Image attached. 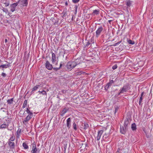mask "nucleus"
Instances as JSON below:
<instances>
[{"mask_svg": "<svg viewBox=\"0 0 153 153\" xmlns=\"http://www.w3.org/2000/svg\"><path fill=\"white\" fill-rule=\"evenodd\" d=\"M67 91V90H62V92L63 94H65Z\"/></svg>", "mask_w": 153, "mask_h": 153, "instance_id": "42", "label": "nucleus"}, {"mask_svg": "<svg viewBox=\"0 0 153 153\" xmlns=\"http://www.w3.org/2000/svg\"><path fill=\"white\" fill-rule=\"evenodd\" d=\"M80 0H72V2L74 3L78 2Z\"/></svg>", "mask_w": 153, "mask_h": 153, "instance_id": "37", "label": "nucleus"}, {"mask_svg": "<svg viewBox=\"0 0 153 153\" xmlns=\"http://www.w3.org/2000/svg\"><path fill=\"white\" fill-rule=\"evenodd\" d=\"M152 51H153V48H152Z\"/></svg>", "mask_w": 153, "mask_h": 153, "instance_id": "50", "label": "nucleus"}, {"mask_svg": "<svg viewBox=\"0 0 153 153\" xmlns=\"http://www.w3.org/2000/svg\"><path fill=\"white\" fill-rule=\"evenodd\" d=\"M21 131V129L20 128H18L17 131L16 136L18 138H19L20 135Z\"/></svg>", "mask_w": 153, "mask_h": 153, "instance_id": "16", "label": "nucleus"}, {"mask_svg": "<svg viewBox=\"0 0 153 153\" xmlns=\"http://www.w3.org/2000/svg\"><path fill=\"white\" fill-rule=\"evenodd\" d=\"M7 126V125L5 124H3L1 126V128H6Z\"/></svg>", "mask_w": 153, "mask_h": 153, "instance_id": "28", "label": "nucleus"}, {"mask_svg": "<svg viewBox=\"0 0 153 153\" xmlns=\"http://www.w3.org/2000/svg\"><path fill=\"white\" fill-rule=\"evenodd\" d=\"M45 66L46 68L48 70H51L53 68L52 65L50 64L49 62L48 61H47L45 63Z\"/></svg>", "mask_w": 153, "mask_h": 153, "instance_id": "6", "label": "nucleus"}, {"mask_svg": "<svg viewBox=\"0 0 153 153\" xmlns=\"http://www.w3.org/2000/svg\"><path fill=\"white\" fill-rule=\"evenodd\" d=\"M89 127V125L87 123H85L84 124V129H87Z\"/></svg>", "mask_w": 153, "mask_h": 153, "instance_id": "25", "label": "nucleus"}, {"mask_svg": "<svg viewBox=\"0 0 153 153\" xmlns=\"http://www.w3.org/2000/svg\"><path fill=\"white\" fill-rule=\"evenodd\" d=\"M22 4L23 6H26L28 4L27 0H23L22 1Z\"/></svg>", "mask_w": 153, "mask_h": 153, "instance_id": "15", "label": "nucleus"}, {"mask_svg": "<svg viewBox=\"0 0 153 153\" xmlns=\"http://www.w3.org/2000/svg\"><path fill=\"white\" fill-rule=\"evenodd\" d=\"M111 81H112V82H113V80H112V81H111Z\"/></svg>", "mask_w": 153, "mask_h": 153, "instance_id": "51", "label": "nucleus"}, {"mask_svg": "<svg viewBox=\"0 0 153 153\" xmlns=\"http://www.w3.org/2000/svg\"><path fill=\"white\" fill-rule=\"evenodd\" d=\"M143 99V97L140 96L139 100V104L140 105L141 103L142 102V100Z\"/></svg>", "mask_w": 153, "mask_h": 153, "instance_id": "30", "label": "nucleus"}, {"mask_svg": "<svg viewBox=\"0 0 153 153\" xmlns=\"http://www.w3.org/2000/svg\"><path fill=\"white\" fill-rule=\"evenodd\" d=\"M26 111L27 113L28 114H31V113H33L32 112H31L28 108H27Z\"/></svg>", "mask_w": 153, "mask_h": 153, "instance_id": "27", "label": "nucleus"}, {"mask_svg": "<svg viewBox=\"0 0 153 153\" xmlns=\"http://www.w3.org/2000/svg\"><path fill=\"white\" fill-rule=\"evenodd\" d=\"M15 147L14 143L10 142V153H14L15 152Z\"/></svg>", "mask_w": 153, "mask_h": 153, "instance_id": "2", "label": "nucleus"}, {"mask_svg": "<svg viewBox=\"0 0 153 153\" xmlns=\"http://www.w3.org/2000/svg\"><path fill=\"white\" fill-rule=\"evenodd\" d=\"M129 124V122L128 120L125 121L124 124V127L127 128V126Z\"/></svg>", "mask_w": 153, "mask_h": 153, "instance_id": "18", "label": "nucleus"}, {"mask_svg": "<svg viewBox=\"0 0 153 153\" xmlns=\"http://www.w3.org/2000/svg\"><path fill=\"white\" fill-rule=\"evenodd\" d=\"M33 116V113L28 114V115L27 116L25 119L23 120V123H25L31 119V118H32Z\"/></svg>", "mask_w": 153, "mask_h": 153, "instance_id": "4", "label": "nucleus"}, {"mask_svg": "<svg viewBox=\"0 0 153 153\" xmlns=\"http://www.w3.org/2000/svg\"><path fill=\"white\" fill-rule=\"evenodd\" d=\"M8 144L10 145V140H9L7 142Z\"/></svg>", "mask_w": 153, "mask_h": 153, "instance_id": "48", "label": "nucleus"}, {"mask_svg": "<svg viewBox=\"0 0 153 153\" xmlns=\"http://www.w3.org/2000/svg\"><path fill=\"white\" fill-rule=\"evenodd\" d=\"M86 144H83L80 148V151L82 153L85 152L87 150L86 147L87 146Z\"/></svg>", "mask_w": 153, "mask_h": 153, "instance_id": "9", "label": "nucleus"}, {"mask_svg": "<svg viewBox=\"0 0 153 153\" xmlns=\"http://www.w3.org/2000/svg\"><path fill=\"white\" fill-rule=\"evenodd\" d=\"M103 132V131L102 130H101L98 131L97 137H96L97 140H98L100 139L101 135L102 134Z\"/></svg>", "mask_w": 153, "mask_h": 153, "instance_id": "10", "label": "nucleus"}, {"mask_svg": "<svg viewBox=\"0 0 153 153\" xmlns=\"http://www.w3.org/2000/svg\"><path fill=\"white\" fill-rule=\"evenodd\" d=\"M56 56L54 53L52 54V61L53 64H54V62L56 61Z\"/></svg>", "mask_w": 153, "mask_h": 153, "instance_id": "13", "label": "nucleus"}, {"mask_svg": "<svg viewBox=\"0 0 153 153\" xmlns=\"http://www.w3.org/2000/svg\"><path fill=\"white\" fill-rule=\"evenodd\" d=\"M79 60V59H76L73 61L69 62L66 65V68L69 70H71L76 65L80 63V62H78Z\"/></svg>", "mask_w": 153, "mask_h": 153, "instance_id": "1", "label": "nucleus"}, {"mask_svg": "<svg viewBox=\"0 0 153 153\" xmlns=\"http://www.w3.org/2000/svg\"><path fill=\"white\" fill-rule=\"evenodd\" d=\"M5 153H8V152H5ZM8 153H9V152Z\"/></svg>", "mask_w": 153, "mask_h": 153, "instance_id": "52", "label": "nucleus"}, {"mask_svg": "<svg viewBox=\"0 0 153 153\" xmlns=\"http://www.w3.org/2000/svg\"><path fill=\"white\" fill-rule=\"evenodd\" d=\"M8 67L9 66L8 65H0V68H6Z\"/></svg>", "mask_w": 153, "mask_h": 153, "instance_id": "24", "label": "nucleus"}, {"mask_svg": "<svg viewBox=\"0 0 153 153\" xmlns=\"http://www.w3.org/2000/svg\"><path fill=\"white\" fill-rule=\"evenodd\" d=\"M90 44V43L89 42H87L86 44V46L88 47Z\"/></svg>", "mask_w": 153, "mask_h": 153, "instance_id": "40", "label": "nucleus"}, {"mask_svg": "<svg viewBox=\"0 0 153 153\" xmlns=\"http://www.w3.org/2000/svg\"><path fill=\"white\" fill-rule=\"evenodd\" d=\"M111 82H110L108 83L105 87V89H106V88L108 89L109 87V86L111 85Z\"/></svg>", "mask_w": 153, "mask_h": 153, "instance_id": "29", "label": "nucleus"}, {"mask_svg": "<svg viewBox=\"0 0 153 153\" xmlns=\"http://www.w3.org/2000/svg\"><path fill=\"white\" fill-rule=\"evenodd\" d=\"M131 128L132 129L133 131L136 129V126L135 124L134 123L131 125Z\"/></svg>", "mask_w": 153, "mask_h": 153, "instance_id": "20", "label": "nucleus"}, {"mask_svg": "<svg viewBox=\"0 0 153 153\" xmlns=\"http://www.w3.org/2000/svg\"><path fill=\"white\" fill-rule=\"evenodd\" d=\"M117 65H115L112 67V69L114 70L116 69L117 68Z\"/></svg>", "mask_w": 153, "mask_h": 153, "instance_id": "36", "label": "nucleus"}, {"mask_svg": "<svg viewBox=\"0 0 153 153\" xmlns=\"http://www.w3.org/2000/svg\"><path fill=\"white\" fill-rule=\"evenodd\" d=\"M119 152L120 153H124V151L123 150H120V149H118L116 153H119Z\"/></svg>", "mask_w": 153, "mask_h": 153, "instance_id": "34", "label": "nucleus"}, {"mask_svg": "<svg viewBox=\"0 0 153 153\" xmlns=\"http://www.w3.org/2000/svg\"><path fill=\"white\" fill-rule=\"evenodd\" d=\"M22 146L24 148V149H28V146L25 143H23Z\"/></svg>", "mask_w": 153, "mask_h": 153, "instance_id": "19", "label": "nucleus"}, {"mask_svg": "<svg viewBox=\"0 0 153 153\" xmlns=\"http://www.w3.org/2000/svg\"><path fill=\"white\" fill-rule=\"evenodd\" d=\"M18 3L19 2H17L16 3H15L14 4H12L11 6H10L11 8V11H12V12H13L14 10H15V7L18 5Z\"/></svg>", "mask_w": 153, "mask_h": 153, "instance_id": "7", "label": "nucleus"}, {"mask_svg": "<svg viewBox=\"0 0 153 153\" xmlns=\"http://www.w3.org/2000/svg\"><path fill=\"white\" fill-rule=\"evenodd\" d=\"M27 100H25L24 101V103L23 104L22 108H25L27 106Z\"/></svg>", "mask_w": 153, "mask_h": 153, "instance_id": "21", "label": "nucleus"}, {"mask_svg": "<svg viewBox=\"0 0 153 153\" xmlns=\"http://www.w3.org/2000/svg\"><path fill=\"white\" fill-rule=\"evenodd\" d=\"M7 102L8 103H10V100H7Z\"/></svg>", "mask_w": 153, "mask_h": 153, "instance_id": "49", "label": "nucleus"}, {"mask_svg": "<svg viewBox=\"0 0 153 153\" xmlns=\"http://www.w3.org/2000/svg\"><path fill=\"white\" fill-rule=\"evenodd\" d=\"M37 149L36 147L35 144H33L31 152L32 153H36Z\"/></svg>", "mask_w": 153, "mask_h": 153, "instance_id": "11", "label": "nucleus"}, {"mask_svg": "<svg viewBox=\"0 0 153 153\" xmlns=\"http://www.w3.org/2000/svg\"><path fill=\"white\" fill-rule=\"evenodd\" d=\"M13 98H12L11 99H10V104L11 103V102H12L13 101Z\"/></svg>", "mask_w": 153, "mask_h": 153, "instance_id": "45", "label": "nucleus"}, {"mask_svg": "<svg viewBox=\"0 0 153 153\" xmlns=\"http://www.w3.org/2000/svg\"><path fill=\"white\" fill-rule=\"evenodd\" d=\"M127 42L129 44L133 45L134 44V42L130 39L128 40Z\"/></svg>", "mask_w": 153, "mask_h": 153, "instance_id": "26", "label": "nucleus"}, {"mask_svg": "<svg viewBox=\"0 0 153 153\" xmlns=\"http://www.w3.org/2000/svg\"><path fill=\"white\" fill-rule=\"evenodd\" d=\"M39 85H37L36 86L32 88V91H34L36 90L39 87Z\"/></svg>", "mask_w": 153, "mask_h": 153, "instance_id": "22", "label": "nucleus"}, {"mask_svg": "<svg viewBox=\"0 0 153 153\" xmlns=\"http://www.w3.org/2000/svg\"><path fill=\"white\" fill-rule=\"evenodd\" d=\"M131 4V1L130 0H127L126 1V5L128 7H130Z\"/></svg>", "mask_w": 153, "mask_h": 153, "instance_id": "17", "label": "nucleus"}, {"mask_svg": "<svg viewBox=\"0 0 153 153\" xmlns=\"http://www.w3.org/2000/svg\"><path fill=\"white\" fill-rule=\"evenodd\" d=\"M103 29L102 27H100L98 28L96 32V36L97 37L99 36Z\"/></svg>", "mask_w": 153, "mask_h": 153, "instance_id": "5", "label": "nucleus"}, {"mask_svg": "<svg viewBox=\"0 0 153 153\" xmlns=\"http://www.w3.org/2000/svg\"><path fill=\"white\" fill-rule=\"evenodd\" d=\"M127 128L123 126H120V132L122 134H125Z\"/></svg>", "mask_w": 153, "mask_h": 153, "instance_id": "8", "label": "nucleus"}, {"mask_svg": "<svg viewBox=\"0 0 153 153\" xmlns=\"http://www.w3.org/2000/svg\"><path fill=\"white\" fill-rule=\"evenodd\" d=\"M108 134H104L103 137V139H106L108 137Z\"/></svg>", "mask_w": 153, "mask_h": 153, "instance_id": "32", "label": "nucleus"}, {"mask_svg": "<svg viewBox=\"0 0 153 153\" xmlns=\"http://www.w3.org/2000/svg\"><path fill=\"white\" fill-rule=\"evenodd\" d=\"M15 139V137L14 135H13L10 138V140L13 141Z\"/></svg>", "mask_w": 153, "mask_h": 153, "instance_id": "35", "label": "nucleus"}, {"mask_svg": "<svg viewBox=\"0 0 153 153\" xmlns=\"http://www.w3.org/2000/svg\"><path fill=\"white\" fill-rule=\"evenodd\" d=\"M73 128L74 129L76 130L77 129V126L76 123H74L73 124Z\"/></svg>", "mask_w": 153, "mask_h": 153, "instance_id": "31", "label": "nucleus"}, {"mask_svg": "<svg viewBox=\"0 0 153 153\" xmlns=\"http://www.w3.org/2000/svg\"><path fill=\"white\" fill-rule=\"evenodd\" d=\"M117 109L116 108V111L117 110Z\"/></svg>", "mask_w": 153, "mask_h": 153, "instance_id": "53", "label": "nucleus"}, {"mask_svg": "<svg viewBox=\"0 0 153 153\" xmlns=\"http://www.w3.org/2000/svg\"><path fill=\"white\" fill-rule=\"evenodd\" d=\"M4 42L5 43H6L7 42V39H5Z\"/></svg>", "mask_w": 153, "mask_h": 153, "instance_id": "46", "label": "nucleus"}, {"mask_svg": "<svg viewBox=\"0 0 153 153\" xmlns=\"http://www.w3.org/2000/svg\"><path fill=\"white\" fill-rule=\"evenodd\" d=\"M144 92H143L141 93V96H142V97H143V95H144Z\"/></svg>", "mask_w": 153, "mask_h": 153, "instance_id": "43", "label": "nucleus"}, {"mask_svg": "<svg viewBox=\"0 0 153 153\" xmlns=\"http://www.w3.org/2000/svg\"><path fill=\"white\" fill-rule=\"evenodd\" d=\"M99 10H94L93 11V14L94 15H97L99 14Z\"/></svg>", "mask_w": 153, "mask_h": 153, "instance_id": "23", "label": "nucleus"}, {"mask_svg": "<svg viewBox=\"0 0 153 153\" xmlns=\"http://www.w3.org/2000/svg\"><path fill=\"white\" fill-rule=\"evenodd\" d=\"M112 21V20H109L108 21V22L110 24H111V22Z\"/></svg>", "mask_w": 153, "mask_h": 153, "instance_id": "44", "label": "nucleus"}, {"mask_svg": "<svg viewBox=\"0 0 153 153\" xmlns=\"http://www.w3.org/2000/svg\"><path fill=\"white\" fill-rule=\"evenodd\" d=\"M71 120L70 118H68L67 121V126L68 128H70L71 126Z\"/></svg>", "mask_w": 153, "mask_h": 153, "instance_id": "14", "label": "nucleus"}, {"mask_svg": "<svg viewBox=\"0 0 153 153\" xmlns=\"http://www.w3.org/2000/svg\"><path fill=\"white\" fill-rule=\"evenodd\" d=\"M39 92L41 94H45L46 95H47V93H46V92L44 90L42 91H39Z\"/></svg>", "mask_w": 153, "mask_h": 153, "instance_id": "33", "label": "nucleus"}, {"mask_svg": "<svg viewBox=\"0 0 153 153\" xmlns=\"http://www.w3.org/2000/svg\"><path fill=\"white\" fill-rule=\"evenodd\" d=\"M128 87L127 85L124 86L122 89L120 90L119 94L124 93V92H126L128 89Z\"/></svg>", "mask_w": 153, "mask_h": 153, "instance_id": "3", "label": "nucleus"}, {"mask_svg": "<svg viewBox=\"0 0 153 153\" xmlns=\"http://www.w3.org/2000/svg\"><path fill=\"white\" fill-rule=\"evenodd\" d=\"M65 5L66 6H67L68 5V3L67 2H66L65 3Z\"/></svg>", "mask_w": 153, "mask_h": 153, "instance_id": "47", "label": "nucleus"}, {"mask_svg": "<svg viewBox=\"0 0 153 153\" xmlns=\"http://www.w3.org/2000/svg\"><path fill=\"white\" fill-rule=\"evenodd\" d=\"M62 63H60V66L59 68H53L54 69H56V70H57L59 69L62 66Z\"/></svg>", "mask_w": 153, "mask_h": 153, "instance_id": "38", "label": "nucleus"}, {"mask_svg": "<svg viewBox=\"0 0 153 153\" xmlns=\"http://www.w3.org/2000/svg\"><path fill=\"white\" fill-rule=\"evenodd\" d=\"M121 42V41H119L118 42H117L114 44V46H117L119 45Z\"/></svg>", "mask_w": 153, "mask_h": 153, "instance_id": "39", "label": "nucleus"}, {"mask_svg": "<svg viewBox=\"0 0 153 153\" xmlns=\"http://www.w3.org/2000/svg\"><path fill=\"white\" fill-rule=\"evenodd\" d=\"M1 76L3 77H4L6 76V74L4 73H2L1 74Z\"/></svg>", "mask_w": 153, "mask_h": 153, "instance_id": "41", "label": "nucleus"}, {"mask_svg": "<svg viewBox=\"0 0 153 153\" xmlns=\"http://www.w3.org/2000/svg\"><path fill=\"white\" fill-rule=\"evenodd\" d=\"M68 111V109L67 108H64L60 113L61 115L63 116Z\"/></svg>", "mask_w": 153, "mask_h": 153, "instance_id": "12", "label": "nucleus"}]
</instances>
